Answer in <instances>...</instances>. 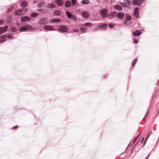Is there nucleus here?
Segmentation results:
<instances>
[{"label":"nucleus","mask_w":159,"mask_h":159,"mask_svg":"<svg viewBox=\"0 0 159 159\" xmlns=\"http://www.w3.org/2000/svg\"><path fill=\"white\" fill-rule=\"evenodd\" d=\"M144 139V137H143V138H142V141H143Z\"/></svg>","instance_id":"nucleus-51"},{"label":"nucleus","mask_w":159,"mask_h":159,"mask_svg":"<svg viewBox=\"0 0 159 159\" xmlns=\"http://www.w3.org/2000/svg\"><path fill=\"white\" fill-rule=\"evenodd\" d=\"M134 43H137L138 41L136 39H134L133 40Z\"/></svg>","instance_id":"nucleus-41"},{"label":"nucleus","mask_w":159,"mask_h":159,"mask_svg":"<svg viewBox=\"0 0 159 159\" xmlns=\"http://www.w3.org/2000/svg\"><path fill=\"white\" fill-rule=\"evenodd\" d=\"M61 14V12L60 11L56 10L53 12V14L57 16H60Z\"/></svg>","instance_id":"nucleus-20"},{"label":"nucleus","mask_w":159,"mask_h":159,"mask_svg":"<svg viewBox=\"0 0 159 159\" xmlns=\"http://www.w3.org/2000/svg\"><path fill=\"white\" fill-rule=\"evenodd\" d=\"M8 26L5 25L2 27L0 28V34L5 32L8 30Z\"/></svg>","instance_id":"nucleus-7"},{"label":"nucleus","mask_w":159,"mask_h":159,"mask_svg":"<svg viewBox=\"0 0 159 159\" xmlns=\"http://www.w3.org/2000/svg\"><path fill=\"white\" fill-rule=\"evenodd\" d=\"M27 5V3L26 1H23L21 3V6L22 7H26Z\"/></svg>","instance_id":"nucleus-30"},{"label":"nucleus","mask_w":159,"mask_h":159,"mask_svg":"<svg viewBox=\"0 0 159 159\" xmlns=\"http://www.w3.org/2000/svg\"><path fill=\"white\" fill-rule=\"evenodd\" d=\"M61 21V20L58 19H52L50 21L53 22H58Z\"/></svg>","instance_id":"nucleus-23"},{"label":"nucleus","mask_w":159,"mask_h":159,"mask_svg":"<svg viewBox=\"0 0 159 159\" xmlns=\"http://www.w3.org/2000/svg\"><path fill=\"white\" fill-rule=\"evenodd\" d=\"M81 3L83 4H88L89 3L90 1L88 0H84L82 1Z\"/></svg>","instance_id":"nucleus-28"},{"label":"nucleus","mask_w":159,"mask_h":159,"mask_svg":"<svg viewBox=\"0 0 159 159\" xmlns=\"http://www.w3.org/2000/svg\"><path fill=\"white\" fill-rule=\"evenodd\" d=\"M5 21L3 20H0V25H2L3 24V23Z\"/></svg>","instance_id":"nucleus-38"},{"label":"nucleus","mask_w":159,"mask_h":159,"mask_svg":"<svg viewBox=\"0 0 159 159\" xmlns=\"http://www.w3.org/2000/svg\"><path fill=\"white\" fill-rule=\"evenodd\" d=\"M43 10L44 9H39L38 10V11H43Z\"/></svg>","instance_id":"nucleus-47"},{"label":"nucleus","mask_w":159,"mask_h":159,"mask_svg":"<svg viewBox=\"0 0 159 159\" xmlns=\"http://www.w3.org/2000/svg\"><path fill=\"white\" fill-rule=\"evenodd\" d=\"M39 15V14L37 13H32L31 15L30 16L32 17H36Z\"/></svg>","instance_id":"nucleus-27"},{"label":"nucleus","mask_w":159,"mask_h":159,"mask_svg":"<svg viewBox=\"0 0 159 159\" xmlns=\"http://www.w3.org/2000/svg\"><path fill=\"white\" fill-rule=\"evenodd\" d=\"M107 24H103L99 25L98 26V27H99L100 28H103L106 27H107Z\"/></svg>","instance_id":"nucleus-26"},{"label":"nucleus","mask_w":159,"mask_h":159,"mask_svg":"<svg viewBox=\"0 0 159 159\" xmlns=\"http://www.w3.org/2000/svg\"><path fill=\"white\" fill-rule=\"evenodd\" d=\"M120 4L123 7H126L129 5V2L128 0H124V2H121Z\"/></svg>","instance_id":"nucleus-12"},{"label":"nucleus","mask_w":159,"mask_h":159,"mask_svg":"<svg viewBox=\"0 0 159 159\" xmlns=\"http://www.w3.org/2000/svg\"><path fill=\"white\" fill-rule=\"evenodd\" d=\"M115 25L114 24H113V25H111V24H110L109 25V26L111 28H113L114 26Z\"/></svg>","instance_id":"nucleus-40"},{"label":"nucleus","mask_w":159,"mask_h":159,"mask_svg":"<svg viewBox=\"0 0 159 159\" xmlns=\"http://www.w3.org/2000/svg\"><path fill=\"white\" fill-rule=\"evenodd\" d=\"M23 11H23L25 12H27V9L26 8H25L22 10Z\"/></svg>","instance_id":"nucleus-45"},{"label":"nucleus","mask_w":159,"mask_h":159,"mask_svg":"<svg viewBox=\"0 0 159 159\" xmlns=\"http://www.w3.org/2000/svg\"><path fill=\"white\" fill-rule=\"evenodd\" d=\"M44 29L48 30L53 31L55 30V29L52 26L50 25H45L44 26Z\"/></svg>","instance_id":"nucleus-9"},{"label":"nucleus","mask_w":159,"mask_h":159,"mask_svg":"<svg viewBox=\"0 0 159 159\" xmlns=\"http://www.w3.org/2000/svg\"><path fill=\"white\" fill-rule=\"evenodd\" d=\"M14 8V7L11 6L10 8L8 9V10L7 11V13L10 12L13 10Z\"/></svg>","instance_id":"nucleus-33"},{"label":"nucleus","mask_w":159,"mask_h":159,"mask_svg":"<svg viewBox=\"0 0 159 159\" xmlns=\"http://www.w3.org/2000/svg\"><path fill=\"white\" fill-rule=\"evenodd\" d=\"M148 111L147 113H146V115H145V116H144V119H145V118L148 116Z\"/></svg>","instance_id":"nucleus-46"},{"label":"nucleus","mask_w":159,"mask_h":159,"mask_svg":"<svg viewBox=\"0 0 159 159\" xmlns=\"http://www.w3.org/2000/svg\"><path fill=\"white\" fill-rule=\"evenodd\" d=\"M45 4L44 2H42L38 4V7H43Z\"/></svg>","instance_id":"nucleus-29"},{"label":"nucleus","mask_w":159,"mask_h":159,"mask_svg":"<svg viewBox=\"0 0 159 159\" xmlns=\"http://www.w3.org/2000/svg\"><path fill=\"white\" fill-rule=\"evenodd\" d=\"M93 24L90 22H87L84 24L83 25L84 26H87V27H91L92 26Z\"/></svg>","instance_id":"nucleus-16"},{"label":"nucleus","mask_w":159,"mask_h":159,"mask_svg":"<svg viewBox=\"0 0 159 159\" xmlns=\"http://www.w3.org/2000/svg\"><path fill=\"white\" fill-rule=\"evenodd\" d=\"M141 34V31L140 30H137L135 31H134L133 33V35L134 36H139Z\"/></svg>","instance_id":"nucleus-14"},{"label":"nucleus","mask_w":159,"mask_h":159,"mask_svg":"<svg viewBox=\"0 0 159 159\" xmlns=\"http://www.w3.org/2000/svg\"><path fill=\"white\" fill-rule=\"evenodd\" d=\"M71 2H72V5L73 6H74L75 5L76 0H71Z\"/></svg>","instance_id":"nucleus-37"},{"label":"nucleus","mask_w":159,"mask_h":159,"mask_svg":"<svg viewBox=\"0 0 159 159\" xmlns=\"http://www.w3.org/2000/svg\"><path fill=\"white\" fill-rule=\"evenodd\" d=\"M71 5V2L69 1H67L65 2V6L66 7H69Z\"/></svg>","instance_id":"nucleus-22"},{"label":"nucleus","mask_w":159,"mask_h":159,"mask_svg":"<svg viewBox=\"0 0 159 159\" xmlns=\"http://www.w3.org/2000/svg\"><path fill=\"white\" fill-rule=\"evenodd\" d=\"M39 23L40 24H45L48 23L47 18L43 17L39 20Z\"/></svg>","instance_id":"nucleus-6"},{"label":"nucleus","mask_w":159,"mask_h":159,"mask_svg":"<svg viewBox=\"0 0 159 159\" xmlns=\"http://www.w3.org/2000/svg\"><path fill=\"white\" fill-rule=\"evenodd\" d=\"M126 19L127 21H130L131 19V17L129 14H126Z\"/></svg>","instance_id":"nucleus-24"},{"label":"nucleus","mask_w":159,"mask_h":159,"mask_svg":"<svg viewBox=\"0 0 159 159\" xmlns=\"http://www.w3.org/2000/svg\"><path fill=\"white\" fill-rule=\"evenodd\" d=\"M32 29V27L30 25H26L25 26L21 27L19 29L21 31H25L28 30H30Z\"/></svg>","instance_id":"nucleus-2"},{"label":"nucleus","mask_w":159,"mask_h":159,"mask_svg":"<svg viewBox=\"0 0 159 159\" xmlns=\"http://www.w3.org/2000/svg\"><path fill=\"white\" fill-rule=\"evenodd\" d=\"M11 30L13 32H15L16 31V29L15 27H12L11 28Z\"/></svg>","instance_id":"nucleus-36"},{"label":"nucleus","mask_w":159,"mask_h":159,"mask_svg":"<svg viewBox=\"0 0 159 159\" xmlns=\"http://www.w3.org/2000/svg\"><path fill=\"white\" fill-rule=\"evenodd\" d=\"M11 18L12 17L11 16H9L7 17L6 21L7 23H9L12 20Z\"/></svg>","instance_id":"nucleus-31"},{"label":"nucleus","mask_w":159,"mask_h":159,"mask_svg":"<svg viewBox=\"0 0 159 159\" xmlns=\"http://www.w3.org/2000/svg\"><path fill=\"white\" fill-rule=\"evenodd\" d=\"M8 38L9 39H12L13 38V37L11 35H7V38Z\"/></svg>","instance_id":"nucleus-39"},{"label":"nucleus","mask_w":159,"mask_h":159,"mask_svg":"<svg viewBox=\"0 0 159 159\" xmlns=\"http://www.w3.org/2000/svg\"><path fill=\"white\" fill-rule=\"evenodd\" d=\"M18 128V126L17 125H16L13 127L12 129H15Z\"/></svg>","instance_id":"nucleus-44"},{"label":"nucleus","mask_w":159,"mask_h":159,"mask_svg":"<svg viewBox=\"0 0 159 159\" xmlns=\"http://www.w3.org/2000/svg\"><path fill=\"white\" fill-rule=\"evenodd\" d=\"M138 1V0H134L133 2V4L136 5L140 6L141 3L140 2H139Z\"/></svg>","instance_id":"nucleus-21"},{"label":"nucleus","mask_w":159,"mask_h":159,"mask_svg":"<svg viewBox=\"0 0 159 159\" xmlns=\"http://www.w3.org/2000/svg\"><path fill=\"white\" fill-rule=\"evenodd\" d=\"M114 8L118 11H121L122 10V7L120 5H116L114 7Z\"/></svg>","instance_id":"nucleus-18"},{"label":"nucleus","mask_w":159,"mask_h":159,"mask_svg":"<svg viewBox=\"0 0 159 159\" xmlns=\"http://www.w3.org/2000/svg\"><path fill=\"white\" fill-rule=\"evenodd\" d=\"M86 28L82 27L81 28V31L83 33H85L86 32Z\"/></svg>","instance_id":"nucleus-35"},{"label":"nucleus","mask_w":159,"mask_h":159,"mask_svg":"<svg viewBox=\"0 0 159 159\" xmlns=\"http://www.w3.org/2000/svg\"><path fill=\"white\" fill-rule=\"evenodd\" d=\"M7 39V35H3L0 37V42L2 43Z\"/></svg>","instance_id":"nucleus-11"},{"label":"nucleus","mask_w":159,"mask_h":159,"mask_svg":"<svg viewBox=\"0 0 159 159\" xmlns=\"http://www.w3.org/2000/svg\"><path fill=\"white\" fill-rule=\"evenodd\" d=\"M137 58H135L134 60L133 61L132 64V66L133 67H134V66L135 65L137 61Z\"/></svg>","instance_id":"nucleus-32"},{"label":"nucleus","mask_w":159,"mask_h":159,"mask_svg":"<svg viewBox=\"0 0 159 159\" xmlns=\"http://www.w3.org/2000/svg\"><path fill=\"white\" fill-rule=\"evenodd\" d=\"M57 4L58 6H62L64 4V2L62 0H56Z\"/></svg>","instance_id":"nucleus-15"},{"label":"nucleus","mask_w":159,"mask_h":159,"mask_svg":"<svg viewBox=\"0 0 159 159\" xmlns=\"http://www.w3.org/2000/svg\"><path fill=\"white\" fill-rule=\"evenodd\" d=\"M140 134H139L137 136V138L139 137V136H140Z\"/></svg>","instance_id":"nucleus-49"},{"label":"nucleus","mask_w":159,"mask_h":159,"mask_svg":"<svg viewBox=\"0 0 159 159\" xmlns=\"http://www.w3.org/2000/svg\"><path fill=\"white\" fill-rule=\"evenodd\" d=\"M125 16V14L122 12H119L117 15V17L120 19H122Z\"/></svg>","instance_id":"nucleus-10"},{"label":"nucleus","mask_w":159,"mask_h":159,"mask_svg":"<svg viewBox=\"0 0 159 159\" xmlns=\"http://www.w3.org/2000/svg\"><path fill=\"white\" fill-rule=\"evenodd\" d=\"M116 13V11L112 12L109 15V16H111L112 17H113L115 16Z\"/></svg>","instance_id":"nucleus-34"},{"label":"nucleus","mask_w":159,"mask_h":159,"mask_svg":"<svg viewBox=\"0 0 159 159\" xmlns=\"http://www.w3.org/2000/svg\"><path fill=\"white\" fill-rule=\"evenodd\" d=\"M66 14L68 18L71 19L72 18V17L74 16L72 14H71L70 12L67 11L66 12Z\"/></svg>","instance_id":"nucleus-19"},{"label":"nucleus","mask_w":159,"mask_h":159,"mask_svg":"<svg viewBox=\"0 0 159 159\" xmlns=\"http://www.w3.org/2000/svg\"><path fill=\"white\" fill-rule=\"evenodd\" d=\"M100 13L103 17H106L107 16L108 10L106 8H103L100 11Z\"/></svg>","instance_id":"nucleus-3"},{"label":"nucleus","mask_w":159,"mask_h":159,"mask_svg":"<svg viewBox=\"0 0 159 159\" xmlns=\"http://www.w3.org/2000/svg\"><path fill=\"white\" fill-rule=\"evenodd\" d=\"M74 32H79V30L77 29H74L73 30Z\"/></svg>","instance_id":"nucleus-43"},{"label":"nucleus","mask_w":159,"mask_h":159,"mask_svg":"<svg viewBox=\"0 0 159 159\" xmlns=\"http://www.w3.org/2000/svg\"><path fill=\"white\" fill-rule=\"evenodd\" d=\"M152 131H150L148 133V134L147 137L145 139V143H144L145 144L146 143L147 140L149 138V137H150V135L152 134Z\"/></svg>","instance_id":"nucleus-25"},{"label":"nucleus","mask_w":159,"mask_h":159,"mask_svg":"<svg viewBox=\"0 0 159 159\" xmlns=\"http://www.w3.org/2000/svg\"><path fill=\"white\" fill-rule=\"evenodd\" d=\"M56 7L53 3H49L48 5L46 7L47 8H53Z\"/></svg>","instance_id":"nucleus-17"},{"label":"nucleus","mask_w":159,"mask_h":159,"mask_svg":"<svg viewBox=\"0 0 159 159\" xmlns=\"http://www.w3.org/2000/svg\"><path fill=\"white\" fill-rule=\"evenodd\" d=\"M150 155V154H149L148 155V156L146 157V158L145 159H148V157H149V156Z\"/></svg>","instance_id":"nucleus-48"},{"label":"nucleus","mask_w":159,"mask_h":159,"mask_svg":"<svg viewBox=\"0 0 159 159\" xmlns=\"http://www.w3.org/2000/svg\"><path fill=\"white\" fill-rule=\"evenodd\" d=\"M134 14L136 18L139 17V10L138 7H136L135 8Z\"/></svg>","instance_id":"nucleus-13"},{"label":"nucleus","mask_w":159,"mask_h":159,"mask_svg":"<svg viewBox=\"0 0 159 159\" xmlns=\"http://www.w3.org/2000/svg\"><path fill=\"white\" fill-rule=\"evenodd\" d=\"M25 12H23V11L22 9H19L15 11L14 12V15L15 16H20L24 15Z\"/></svg>","instance_id":"nucleus-4"},{"label":"nucleus","mask_w":159,"mask_h":159,"mask_svg":"<svg viewBox=\"0 0 159 159\" xmlns=\"http://www.w3.org/2000/svg\"><path fill=\"white\" fill-rule=\"evenodd\" d=\"M81 15L84 18H87L90 16L89 13L87 11H84L81 13Z\"/></svg>","instance_id":"nucleus-5"},{"label":"nucleus","mask_w":159,"mask_h":159,"mask_svg":"<svg viewBox=\"0 0 159 159\" xmlns=\"http://www.w3.org/2000/svg\"><path fill=\"white\" fill-rule=\"evenodd\" d=\"M71 19L74 20H77L76 18L74 16L72 17V18Z\"/></svg>","instance_id":"nucleus-42"},{"label":"nucleus","mask_w":159,"mask_h":159,"mask_svg":"<svg viewBox=\"0 0 159 159\" xmlns=\"http://www.w3.org/2000/svg\"><path fill=\"white\" fill-rule=\"evenodd\" d=\"M30 18L28 16H23L21 17V22H26L30 21Z\"/></svg>","instance_id":"nucleus-8"},{"label":"nucleus","mask_w":159,"mask_h":159,"mask_svg":"<svg viewBox=\"0 0 159 159\" xmlns=\"http://www.w3.org/2000/svg\"><path fill=\"white\" fill-rule=\"evenodd\" d=\"M69 30V27L66 25H62L59 27L58 31L61 32H67Z\"/></svg>","instance_id":"nucleus-1"},{"label":"nucleus","mask_w":159,"mask_h":159,"mask_svg":"<svg viewBox=\"0 0 159 159\" xmlns=\"http://www.w3.org/2000/svg\"><path fill=\"white\" fill-rule=\"evenodd\" d=\"M143 141H141V143H143Z\"/></svg>","instance_id":"nucleus-52"},{"label":"nucleus","mask_w":159,"mask_h":159,"mask_svg":"<svg viewBox=\"0 0 159 159\" xmlns=\"http://www.w3.org/2000/svg\"><path fill=\"white\" fill-rule=\"evenodd\" d=\"M37 2V1H34L33 2V3H35L36 2Z\"/></svg>","instance_id":"nucleus-50"}]
</instances>
